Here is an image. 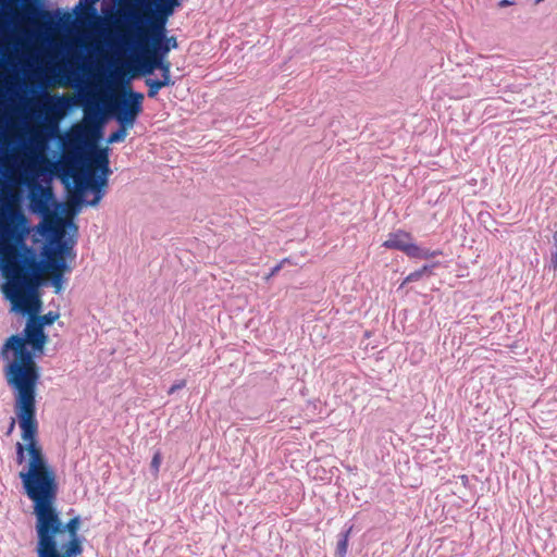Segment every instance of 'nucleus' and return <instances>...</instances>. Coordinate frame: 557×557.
Returning a JSON list of instances; mask_svg holds the SVG:
<instances>
[{
  "label": "nucleus",
  "instance_id": "nucleus-1",
  "mask_svg": "<svg viewBox=\"0 0 557 557\" xmlns=\"http://www.w3.org/2000/svg\"><path fill=\"white\" fill-rule=\"evenodd\" d=\"M18 476L27 497L33 503L37 557H78L83 541L78 534L79 516L63 522L57 508L59 484L53 468L45 453L26 457Z\"/></svg>",
  "mask_w": 557,
  "mask_h": 557
},
{
  "label": "nucleus",
  "instance_id": "nucleus-2",
  "mask_svg": "<svg viewBox=\"0 0 557 557\" xmlns=\"http://www.w3.org/2000/svg\"><path fill=\"white\" fill-rule=\"evenodd\" d=\"M0 349V359L4 361L3 374L7 384L14 392V411L21 429L22 442L15 444V461L23 465L26 457L42 453L39 443V424L36 418V389L40 379V369L32 351Z\"/></svg>",
  "mask_w": 557,
  "mask_h": 557
},
{
  "label": "nucleus",
  "instance_id": "nucleus-3",
  "mask_svg": "<svg viewBox=\"0 0 557 557\" xmlns=\"http://www.w3.org/2000/svg\"><path fill=\"white\" fill-rule=\"evenodd\" d=\"M0 122L7 124L12 132V166H14L16 171V181L12 180L10 181V184L13 186L16 196L18 197L17 185L24 181L28 186L29 209L32 212L37 214L49 212V210H51V202L53 200L52 189L50 187H44L38 182H36L34 175L32 177L28 175L30 165L38 157V154L30 151L29 153L25 152L24 158H22L20 135L8 120L0 117ZM18 200L20 199L17 198V201ZM17 208H20L18 203ZM18 210L21 211V209Z\"/></svg>",
  "mask_w": 557,
  "mask_h": 557
},
{
  "label": "nucleus",
  "instance_id": "nucleus-4",
  "mask_svg": "<svg viewBox=\"0 0 557 557\" xmlns=\"http://www.w3.org/2000/svg\"><path fill=\"white\" fill-rule=\"evenodd\" d=\"M109 157L106 149L95 150L90 156L89 165L85 172L74 175L76 191L71 197L73 206L84 203V191L90 189L95 197L86 201L88 206H97L104 196L103 187L107 185V175L109 174Z\"/></svg>",
  "mask_w": 557,
  "mask_h": 557
},
{
  "label": "nucleus",
  "instance_id": "nucleus-5",
  "mask_svg": "<svg viewBox=\"0 0 557 557\" xmlns=\"http://www.w3.org/2000/svg\"><path fill=\"white\" fill-rule=\"evenodd\" d=\"M37 284L29 285L24 290H8L1 289L5 299L11 304V311L22 313L33 318L42 327L53 324L60 314L54 311H49L46 314H40L42 308L41 295H36Z\"/></svg>",
  "mask_w": 557,
  "mask_h": 557
},
{
  "label": "nucleus",
  "instance_id": "nucleus-6",
  "mask_svg": "<svg viewBox=\"0 0 557 557\" xmlns=\"http://www.w3.org/2000/svg\"><path fill=\"white\" fill-rule=\"evenodd\" d=\"M48 342L42 324H38L33 318L27 317L23 335L14 334L4 342V352L9 349L20 351H32L35 356L42 354Z\"/></svg>",
  "mask_w": 557,
  "mask_h": 557
},
{
  "label": "nucleus",
  "instance_id": "nucleus-7",
  "mask_svg": "<svg viewBox=\"0 0 557 557\" xmlns=\"http://www.w3.org/2000/svg\"><path fill=\"white\" fill-rule=\"evenodd\" d=\"M144 94L128 89L122 97H115L109 104L120 125L133 127L143 111Z\"/></svg>",
  "mask_w": 557,
  "mask_h": 557
},
{
  "label": "nucleus",
  "instance_id": "nucleus-8",
  "mask_svg": "<svg viewBox=\"0 0 557 557\" xmlns=\"http://www.w3.org/2000/svg\"><path fill=\"white\" fill-rule=\"evenodd\" d=\"M99 136V122L86 119L84 123L71 127L63 141V150L66 153L78 154L86 146L95 148V141Z\"/></svg>",
  "mask_w": 557,
  "mask_h": 557
},
{
  "label": "nucleus",
  "instance_id": "nucleus-9",
  "mask_svg": "<svg viewBox=\"0 0 557 557\" xmlns=\"http://www.w3.org/2000/svg\"><path fill=\"white\" fill-rule=\"evenodd\" d=\"M146 18L147 26L138 28L136 34V46H153L166 37L168 16L147 8Z\"/></svg>",
  "mask_w": 557,
  "mask_h": 557
},
{
  "label": "nucleus",
  "instance_id": "nucleus-10",
  "mask_svg": "<svg viewBox=\"0 0 557 557\" xmlns=\"http://www.w3.org/2000/svg\"><path fill=\"white\" fill-rule=\"evenodd\" d=\"M383 247L399 250L409 258L430 259L441 255L440 251L421 249L412 242L411 234L403 230L389 233L388 238L383 243Z\"/></svg>",
  "mask_w": 557,
  "mask_h": 557
},
{
  "label": "nucleus",
  "instance_id": "nucleus-11",
  "mask_svg": "<svg viewBox=\"0 0 557 557\" xmlns=\"http://www.w3.org/2000/svg\"><path fill=\"white\" fill-rule=\"evenodd\" d=\"M70 100L65 97L45 95L41 111L45 113L47 125L57 129L59 121L65 115Z\"/></svg>",
  "mask_w": 557,
  "mask_h": 557
},
{
  "label": "nucleus",
  "instance_id": "nucleus-12",
  "mask_svg": "<svg viewBox=\"0 0 557 557\" xmlns=\"http://www.w3.org/2000/svg\"><path fill=\"white\" fill-rule=\"evenodd\" d=\"M40 215L42 216L40 223L42 232L52 234L55 237L50 246H54L58 240H64V228L58 215L52 210H49L47 213H41Z\"/></svg>",
  "mask_w": 557,
  "mask_h": 557
},
{
  "label": "nucleus",
  "instance_id": "nucleus-13",
  "mask_svg": "<svg viewBox=\"0 0 557 557\" xmlns=\"http://www.w3.org/2000/svg\"><path fill=\"white\" fill-rule=\"evenodd\" d=\"M140 49V52H145L151 59L158 61L161 66V75H171V62L166 59V54L161 52L156 46H137Z\"/></svg>",
  "mask_w": 557,
  "mask_h": 557
},
{
  "label": "nucleus",
  "instance_id": "nucleus-14",
  "mask_svg": "<svg viewBox=\"0 0 557 557\" xmlns=\"http://www.w3.org/2000/svg\"><path fill=\"white\" fill-rule=\"evenodd\" d=\"M145 84L148 87L147 96L156 98L162 88L173 86L175 82L171 75H161L160 79L147 77Z\"/></svg>",
  "mask_w": 557,
  "mask_h": 557
},
{
  "label": "nucleus",
  "instance_id": "nucleus-15",
  "mask_svg": "<svg viewBox=\"0 0 557 557\" xmlns=\"http://www.w3.org/2000/svg\"><path fill=\"white\" fill-rule=\"evenodd\" d=\"M183 0H148L147 8L153 5L151 10L164 15L172 16L175 9L182 5Z\"/></svg>",
  "mask_w": 557,
  "mask_h": 557
},
{
  "label": "nucleus",
  "instance_id": "nucleus-16",
  "mask_svg": "<svg viewBox=\"0 0 557 557\" xmlns=\"http://www.w3.org/2000/svg\"><path fill=\"white\" fill-rule=\"evenodd\" d=\"M161 64L151 59L145 52L140 53L139 58V69L143 75H151L156 70H160Z\"/></svg>",
  "mask_w": 557,
  "mask_h": 557
},
{
  "label": "nucleus",
  "instance_id": "nucleus-17",
  "mask_svg": "<svg viewBox=\"0 0 557 557\" xmlns=\"http://www.w3.org/2000/svg\"><path fill=\"white\" fill-rule=\"evenodd\" d=\"M352 531V527H349L344 533H342L341 540L337 542L335 557H345L348 549V540Z\"/></svg>",
  "mask_w": 557,
  "mask_h": 557
},
{
  "label": "nucleus",
  "instance_id": "nucleus-18",
  "mask_svg": "<svg viewBox=\"0 0 557 557\" xmlns=\"http://www.w3.org/2000/svg\"><path fill=\"white\" fill-rule=\"evenodd\" d=\"M154 46L159 50H161V52H163L168 55V53L172 49H176L178 45H177L176 37L171 36V37H165L164 39H162V41H160L159 44H156Z\"/></svg>",
  "mask_w": 557,
  "mask_h": 557
},
{
  "label": "nucleus",
  "instance_id": "nucleus-19",
  "mask_svg": "<svg viewBox=\"0 0 557 557\" xmlns=\"http://www.w3.org/2000/svg\"><path fill=\"white\" fill-rule=\"evenodd\" d=\"M129 128V126L120 125L119 129L109 135L108 143L113 144L124 141L127 135V129Z\"/></svg>",
  "mask_w": 557,
  "mask_h": 557
},
{
  "label": "nucleus",
  "instance_id": "nucleus-20",
  "mask_svg": "<svg viewBox=\"0 0 557 557\" xmlns=\"http://www.w3.org/2000/svg\"><path fill=\"white\" fill-rule=\"evenodd\" d=\"M430 272V267L429 265H423L421 269L414 271V272H411L410 274H408L401 286L408 284V283H412V282H417L419 281L425 273Z\"/></svg>",
  "mask_w": 557,
  "mask_h": 557
},
{
  "label": "nucleus",
  "instance_id": "nucleus-21",
  "mask_svg": "<svg viewBox=\"0 0 557 557\" xmlns=\"http://www.w3.org/2000/svg\"><path fill=\"white\" fill-rule=\"evenodd\" d=\"M161 461H162L161 453L160 451H156L153 457H152L151 463H150V467H151V469L153 471L154 476H158V473H159V470H160V466H161Z\"/></svg>",
  "mask_w": 557,
  "mask_h": 557
},
{
  "label": "nucleus",
  "instance_id": "nucleus-22",
  "mask_svg": "<svg viewBox=\"0 0 557 557\" xmlns=\"http://www.w3.org/2000/svg\"><path fill=\"white\" fill-rule=\"evenodd\" d=\"M185 386H186V381H185V380H181V381H178V382L174 383V384L170 387V389L168 391V394H169V395H172V394H174L176 391L182 389V388H184Z\"/></svg>",
  "mask_w": 557,
  "mask_h": 557
},
{
  "label": "nucleus",
  "instance_id": "nucleus-23",
  "mask_svg": "<svg viewBox=\"0 0 557 557\" xmlns=\"http://www.w3.org/2000/svg\"><path fill=\"white\" fill-rule=\"evenodd\" d=\"M282 269V263H277L275 267L272 268L269 274L265 275L264 280L269 281L272 276L277 274L280 270Z\"/></svg>",
  "mask_w": 557,
  "mask_h": 557
},
{
  "label": "nucleus",
  "instance_id": "nucleus-24",
  "mask_svg": "<svg viewBox=\"0 0 557 557\" xmlns=\"http://www.w3.org/2000/svg\"><path fill=\"white\" fill-rule=\"evenodd\" d=\"M15 422H16L15 418H11L10 425L7 431V435H10L13 432V430L15 428Z\"/></svg>",
  "mask_w": 557,
  "mask_h": 557
},
{
  "label": "nucleus",
  "instance_id": "nucleus-25",
  "mask_svg": "<svg viewBox=\"0 0 557 557\" xmlns=\"http://www.w3.org/2000/svg\"><path fill=\"white\" fill-rule=\"evenodd\" d=\"M512 4H513V2H512V1H510V0H500V1H499V3H498V5H499L500 8L508 7V5H512Z\"/></svg>",
  "mask_w": 557,
  "mask_h": 557
},
{
  "label": "nucleus",
  "instance_id": "nucleus-26",
  "mask_svg": "<svg viewBox=\"0 0 557 557\" xmlns=\"http://www.w3.org/2000/svg\"><path fill=\"white\" fill-rule=\"evenodd\" d=\"M32 141H34V143H36V144H38L40 148H42V147H44V140H42V139H40V140H39L37 135H34V136L32 137Z\"/></svg>",
  "mask_w": 557,
  "mask_h": 557
},
{
  "label": "nucleus",
  "instance_id": "nucleus-27",
  "mask_svg": "<svg viewBox=\"0 0 557 557\" xmlns=\"http://www.w3.org/2000/svg\"><path fill=\"white\" fill-rule=\"evenodd\" d=\"M552 262L554 264V268L557 269V252L553 253Z\"/></svg>",
  "mask_w": 557,
  "mask_h": 557
},
{
  "label": "nucleus",
  "instance_id": "nucleus-28",
  "mask_svg": "<svg viewBox=\"0 0 557 557\" xmlns=\"http://www.w3.org/2000/svg\"><path fill=\"white\" fill-rule=\"evenodd\" d=\"M289 259L288 258H284L280 263H282V267L285 264V263H289Z\"/></svg>",
  "mask_w": 557,
  "mask_h": 557
}]
</instances>
